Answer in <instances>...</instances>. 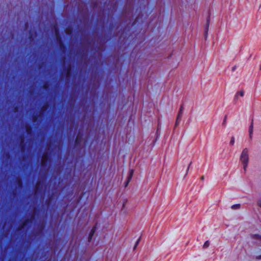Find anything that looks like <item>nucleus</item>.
Here are the masks:
<instances>
[{"instance_id": "obj_39", "label": "nucleus", "mask_w": 261, "mask_h": 261, "mask_svg": "<svg viewBox=\"0 0 261 261\" xmlns=\"http://www.w3.org/2000/svg\"><path fill=\"white\" fill-rule=\"evenodd\" d=\"M261 8V5H260V6H259V8Z\"/></svg>"}, {"instance_id": "obj_37", "label": "nucleus", "mask_w": 261, "mask_h": 261, "mask_svg": "<svg viewBox=\"0 0 261 261\" xmlns=\"http://www.w3.org/2000/svg\"><path fill=\"white\" fill-rule=\"evenodd\" d=\"M136 21H137V19H135V21L133 22V24H134V23L136 22Z\"/></svg>"}, {"instance_id": "obj_24", "label": "nucleus", "mask_w": 261, "mask_h": 261, "mask_svg": "<svg viewBox=\"0 0 261 261\" xmlns=\"http://www.w3.org/2000/svg\"><path fill=\"white\" fill-rule=\"evenodd\" d=\"M234 137H232L230 141V145H233L234 144Z\"/></svg>"}, {"instance_id": "obj_10", "label": "nucleus", "mask_w": 261, "mask_h": 261, "mask_svg": "<svg viewBox=\"0 0 261 261\" xmlns=\"http://www.w3.org/2000/svg\"><path fill=\"white\" fill-rule=\"evenodd\" d=\"M244 93L243 91H238L234 96V100H237L238 98V96L240 95V96L243 97L244 96Z\"/></svg>"}, {"instance_id": "obj_6", "label": "nucleus", "mask_w": 261, "mask_h": 261, "mask_svg": "<svg viewBox=\"0 0 261 261\" xmlns=\"http://www.w3.org/2000/svg\"><path fill=\"white\" fill-rule=\"evenodd\" d=\"M31 219L26 218L24 221L19 225L17 228V230H20L21 228H23L27 224L31 223Z\"/></svg>"}, {"instance_id": "obj_22", "label": "nucleus", "mask_w": 261, "mask_h": 261, "mask_svg": "<svg viewBox=\"0 0 261 261\" xmlns=\"http://www.w3.org/2000/svg\"><path fill=\"white\" fill-rule=\"evenodd\" d=\"M140 239H141V238H139L137 240V241H136V243H135V244L134 247V250L136 249V248H137V246H138V244L139 243V242H140Z\"/></svg>"}, {"instance_id": "obj_26", "label": "nucleus", "mask_w": 261, "mask_h": 261, "mask_svg": "<svg viewBox=\"0 0 261 261\" xmlns=\"http://www.w3.org/2000/svg\"><path fill=\"white\" fill-rule=\"evenodd\" d=\"M191 164H192V162H191L189 163V166H188V168H187V171H186V175H187V174H188V171H189V168H190V166H191Z\"/></svg>"}, {"instance_id": "obj_19", "label": "nucleus", "mask_w": 261, "mask_h": 261, "mask_svg": "<svg viewBox=\"0 0 261 261\" xmlns=\"http://www.w3.org/2000/svg\"><path fill=\"white\" fill-rule=\"evenodd\" d=\"M252 238L255 239H261V236L255 234L253 235Z\"/></svg>"}, {"instance_id": "obj_27", "label": "nucleus", "mask_w": 261, "mask_h": 261, "mask_svg": "<svg viewBox=\"0 0 261 261\" xmlns=\"http://www.w3.org/2000/svg\"><path fill=\"white\" fill-rule=\"evenodd\" d=\"M126 202H127V200H124V201H123V203L122 211L124 208V207H125V205L126 204Z\"/></svg>"}, {"instance_id": "obj_36", "label": "nucleus", "mask_w": 261, "mask_h": 261, "mask_svg": "<svg viewBox=\"0 0 261 261\" xmlns=\"http://www.w3.org/2000/svg\"><path fill=\"white\" fill-rule=\"evenodd\" d=\"M257 258L258 259H261V255H259L257 257Z\"/></svg>"}, {"instance_id": "obj_5", "label": "nucleus", "mask_w": 261, "mask_h": 261, "mask_svg": "<svg viewBox=\"0 0 261 261\" xmlns=\"http://www.w3.org/2000/svg\"><path fill=\"white\" fill-rule=\"evenodd\" d=\"M97 224L96 223L92 228V229L91 230L90 233H89V237H88V242H90L95 233V231L96 230V229H97Z\"/></svg>"}, {"instance_id": "obj_35", "label": "nucleus", "mask_w": 261, "mask_h": 261, "mask_svg": "<svg viewBox=\"0 0 261 261\" xmlns=\"http://www.w3.org/2000/svg\"><path fill=\"white\" fill-rule=\"evenodd\" d=\"M204 179V176L203 175L201 177V180H203Z\"/></svg>"}, {"instance_id": "obj_21", "label": "nucleus", "mask_w": 261, "mask_h": 261, "mask_svg": "<svg viewBox=\"0 0 261 261\" xmlns=\"http://www.w3.org/2000/svg\"><path fill=\"white\" fill-rule=\"evenodd\" d=\"M38 116L36 115H33L32 117V119H33V122H36L38 120Z\"/></svg>"}, {"instance_id": "obj_34", "label": "nucleus", "mask_w": 261, "mask_h": 261, "mask_svg": "<svg viewBox=\"0 0 261 261\" xmlns=\"http://www.w3.org/2000/svg\"><path fill=\"white\" fill-rule=\"evenodd\" d=\"M258 205L261 207V200H259L258 202Z\"/></svg>"}, {"instance_id": "obj_3", "label": "nucleus", "mask_w": 261, "mask_h": 261, "mask_svg": "<svg viewBox=\"0 0 261 261\" xmlns=\"http://www.w3.org/2000/svg\"><path fill=\"white\" fill-rule=\"evenodd\" d=\"M50 159V153L45 152L43 153L41 157V165L46 166Z\"/></svg>"}, {"instance_id": "obj_29", "label": "nucleus", "mask_w": 261, "mask_h": 261, "mask_svg": "<svg viewBox=\"0 0 261 261\" xmlns=\"http://www.w3.org/2000/svg\"><path fill=\"white\" fill-rule=\"evenodd\" d=\"M129 182H128L127 181V180L125 181V182H124V186H125V187H126L128 186Z\"/></svg>"}, {"instance_id": "obj_23", "label": "nucleus", "mask_w": 261, "mask_h": 261, "mask_svg": "<svg viewBox=\"0 0 261 261\" xmlns=\"http://www.w3.org/2000/svg\"><path fill=\"white\" fill-rule=\"evenodd\" d=\"M48 87H49V85L47 83H45L44 84L43 86V88L44 89H47L48 88Z\"/></svg>"}, {"instance_id": "obj_13", "label": "nucleus", "mask_w": 261, "mask_h": 261, "mask_svg": "<svg viewBox=\"0 0 261 261\" xmlns=\"http://www.w3.org/2000/svg\"><path fill=\"white\" fill-rule=\"evenodd\" d=\"M249 132L250 137L251 138V135L253 133V120H252L251 124L249 127Z\"/></svg>"}, {"instance_id": "obj_30", "label": "nucleus", "mask_w": 261, "mask_h": 261, "mask_svg": "<svg viewBox=\"0 0 261 261\" xmlns=\"http://www.w3.org/2000/svg\"><path fill=\"white\" fill-rule=\"evenodd\" d=\"M18 110V107H15L14 108V112H17V111Z\"/></svg>"}, {"instance_id": "obj_25", "label": "nucleus", "mask_w": 261, "mask_h": 261, "mask_svg": "<svg viewBox=\"0 0 261 261\" xmlns=\"http://www.w3.org/2000/svg\"><path fill=\"white\" fill-rule=\"evenodd\" d=\"M133 174H134V170H132V169L130 170L129 171V175H128V176H129L130 177H133Z\"/></svg>"}, {"instance_id": "obj_18", "label": "nucleus", "mask_w": 261, "mask_h": 261, "mask_svg": "<svg viewBox=\"0 0 261 261\" xmlns=\"http://www.w3.org/2000/svg\"><path fill=\"white\" fill-rule=\"evenodd\" d=\"M52 198H53V196H52V195H51V196H50L48 197V199L46 201V204H47V205H49L50 202V201H51V200Z\"/></svg>"}, {"instance_id": "obj_9", "label": "nucleus", "mask_w": 261, "mask_h": 261, "mask_svg": "<svg viewBox=\"0 0 261 261\" xmlns=\"http://www.w3.org/2000/svg\"><path fill=\"white\" fill-rule=\"evenodd\" d=\"M26 132L28 135H31L32 134V127L31 125L28 124L25 126Z\"/></svg>"}, {"instance_id": "obj_1", "label": "nucleus", "mask_w": 261, "mask_h": 261, "mask_svg": "<svg viewBox=\"0 0 261 261\" xmlns=\"http://www.w3.org/2000/svg\"><path fill=\"white\" fill-rule=\"evenodd\" d=\"M240 161L243 164L244 171H246L249 161L248 150L247 148L243 150L240 156Z\"/></svg>"}, {"instance_id": "obj_31", "label": "nucleus", "mask_w": 261, "mask_h": 261, "mask_svg": "<svg viewBox=\"0 0 261 261\" xmlns=\"http://www.w3.org/2000/svg\"><path fill=\"white\" fill-rule=\"evenodd\" d=\"M226 118H227V116L226 115L225 116V117H224V121H223V124H224V123H225Z\"/></svg>"}, {"instance_id": "obj_8", "label": "nucleus", "mask_w": 261, "mask_h": 261, "mask_svg": "<svg viewBox=\"0 0 261 261\" xmlns=\"http://www.w3.org/2000/svg\"><path fill=\"white\" fill-rule=\"evenodd\" d=\"M65 74L66 77L70 76L71 75V66L69 65L65 69Z\"/></svg>"}, {"instance_id": "obj_14", "label": "nucleus", "mask_w": 261, "mask_h": 261, "mask_svg": "<svg viewBox=\"0 0 261 261\" xmlns=\"http://www.w3.org/2000/svg\"><path fill=\"white\" fill-rule=\"evenodd\" d=\"M16 182L19 187H22L23 186L22 181L20 178H17L16 179Z\"/></svg>"}, {"instance_id": "obj_33", "label": "nucleus", "mask_w": 261, "mask_h": 261, "mask_svg": "<svg viewBox=\"0 0 261 261\" xmlns=\"http://www.w3.org/2000/svg\"><path fill=\"white\" fill-rule=\"evenodd\" d=\"M39 184L40 182H37L36 185V188L37 189L39 187Z\"/></svg>"}, {"instance_id": "obj_4", "label": "nucleus", "mask_w": 261, "mask_h": 261, "mask_svg": "<svg viewBox=\"0 0 261 261\" xmlns=\"http://www.w3.org/2000/svg\"><path fill=\"white\" fill-rule=\"evenodd\" d=\"M83 134L79 132L75 137L74 140V146L75 147L79 146L82 143L83 140Z\"/></svg>"}, {"instance_id": "obj_38", "label": "nucleus", "mask_w": 261, "mask_h": 261, "mask_svg": "<svg viewBox=\"0 0 261 261\" xmlns=\"http://www.w3.org/2000/svg\"><path fill=\"white\" fill-rule=\"evenodd\" d=\"M23 138H24V137H21V140L22 139L24 141V140L23 139Z\"/></svg>"}, {"instance_id": "obj_16", "label": "nucleus", "mask_w": 261, "mask_h": 261, "mask_svg": "<svg viewBox=\"0 0 261 261\" xmlns=\"http://www.w3.org/2000/svg\"><path fill=\"white\" fill-rule=\"evenodd\" d=\"M181 117H179V116H177V118H176V122H175V127H176L177 126L180 122V120H181Z\"/></svg>"}, {"instance_id": "obj_2", "label": "nucleus", "mask_w": 261, "mask_h": 261, "mask_svg": "<svg viewBox=\"0 0 261 261\" xmlns=\"http://www.w3.org/2000/svg\"><path fill=\"white\" fill-rule=\"evenodd\" d=\"M55 32H56V34L57 39V40H58V39L59 40V48H60V50L62 52L66 51L67 50V45L66 44H65L63 43V42L61 40V37H60V36L59 35V30H58V28L57 27L56 28Z\"/></svg>"}, {"instance_id": "obj_20", "label": "nucleus", "mask_w": 261, "mask_h": 261, "mask_svg": "<svg viewBox=\"0 0 261 261\" xmlns=\"http://www.w3.org/2000/svg\"><path fill=\"white\" fill-rule=\"evenodd\" d=\"M210 246V242L208 241H206L203 244V247L204 248H207Z\"/></svg>"}, {"instance_id": "obj_7", "label": "nucleus", "mask_w": 261, "mask_h": 261, "mask_svg": "<svg viewBox=\"0 0 261 261\" xmlns=\"http://www.w3.org/2000/svg\"><path fill=\"white\" fill-rule=\"evenodd\" d=\"M210 21V16H208V17H207V18L206 19V25H205V27L204 35H205V37H206V35L207 34V32H208V31Z\"/></svg>"}, {"instance_id": "obj_32", "label": "nucleus", "mask_w": 261, "mask_h": 261, "mask_svg": "<svg viewBox=\"0 0 261 261\" xmlns=\"http://www.w3.org/2000/svg\"><path fill=\"white\" fill-rule=\"evenodd\" d=\"M236 68H237V66H234L232 68V71H234L236 69Z\"/></svg>"}, {"instance_id": "obj_28", "label": "nucleus", "mask_w": 261, "mask_h": 261, "mask_svg": "<svg viewBox=\"0 0 261 261\" xmlns=\"http://www.w3.org/2000/svg\"><path fill=\"white\" fill-rule=\"evenodd\" d=\"M132 177H130V176H128V177H127V181L128 182H130V180H131V179H132Z\"/></svg>"}, {"instance_id": "obj_12", "label": "nucleus", "mask_w": 261, "mask_h": 261, "mask_svg": "<svg viewBox=\"0 0 261 261\" xmlns=\"http://www.w3.org/2000/svg\"><path fill=\"white\" fill-rule=\"evenodd\" d=\"M183 111H184V106H183V105H181L180 107L177 116L181 117V116H182V113H183Z\"/></svg>"}, {"instance_id": "obj_11", "label": "nucleus", "mask_w": 261, "mask_h": 261, "mask_svg": "<svg viewBox=\"0 0 261 261\" xmlns=\"http://www.w3.org/2000/svg\"><path fill=\"white\" fill-rule=\"evenodd\" d=\"M20 147L22 151H24L26 149V145L22 139L20 141Z\"/></svg>"}, {"instance_id": "obj_17", "label": "nucleus", "mask_w": 261, "mask_h": 261, "mask_svg": "<svg viewBox=\"0 0 261 261\" xmlns=\"http://www.w3.org/2000/svg\"><path fill=\"white\" fill-rule=\"evenodd\" d=\"M241 205L240 204H233L231 206V208L233 210L239 209L240 208Z\"/></svg>"}, {"instance_id": "obj_15", "label": "nucleus", "mask_w": 261, "mask_h": 261, "mask_svg": "<svg viewBox=\"0 0 261 261\" xmlns=\"http://www.w3.org/2000/svg\"><path fill=\"white\" fill-rule=\"evenodd\" d=\"M48 104H45L43 106H42L40 110V114H42L43 112H44L47 108Z\"/></svg>"}]
</instances>
